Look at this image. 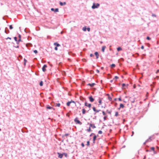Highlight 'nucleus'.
I'll list each match as a JSON object with an SVG mask.
<instances>
[{
    "mask_svg": "<svg viewBox=\"0 0 159 159\" xmlns=\"http://www.w3.org/2000/svg\"><path fill=\"white\" fill-rule=\"evenodd\" d=\"M84 105L85 106L89 107L90 108L91 106V104L90 103H88L87 102H85Z\"/></svg>",
    "mask_w": 159,
    "mask_h": 159,
    "instance_id": "4",
    "label": "nucleus"
},
{
    "mask_svg": "<svg viewBox=\"0 0 159 159\" xmlns=\"http://www.w3.org/2000/svg\"><path fill=\"white\" fill-rule=\"evenodd\" d=\"M54 45L56 46V47H59L60 46V45L57 43H54Z\"/></svg>",
    "mask_w": 159,
    "mask_h": 159,
    "instance_id": "12",
    "label": "nucleus"
},
{
    "mask_svg": "<svg viewBox=\"0 0 159 159\" xmlns=\"http://www.w3.org/2000/svg\"><path fill=\"white\" fill-rule=\"evenodd\" d=\"M107 113L109 114H111V111H109L108 110H107Z\"/></svg>",
    "mask_w": 159,
    "mask_h": 159,
    "instance_id": "31",
    "label": "nucleus"
},
{
    "mask_svg": "<svg viewBox=\"0 0 159 159\" xmlns=\"http://www.w3.org/2000/svg\"><path fill=\"white\" fill-rule=\"evenodd\" d=\"M89 99L90 101L91 102H93L94 101V99L93 98L92 96H90L89 97Z\"/></svg>",
    "mask_w": 159,
    "mask_h": 159,
    "instance_id": "7",
    "label": "nucleus"
},
{
    "mask_svg": "<svg viewBox=\"0 0 159 159\" xmlns=\"http://www.w3.org/2000/svg\"><path fill=\"white\" fill-rule=\"evenodd\" d=\"M17 48H18V47H19V46H17Z\"/></svg>",
    "mask_w": 159,
    "mask_h": 159,
    "instance_id": "62",
    "label": "nucleus"
},
{
    "mask_svg": "<svg viewBox=\"0 0 159 159\" xmlns=\"http://www.w3.org/2000/svg\"><path fill=\"white\" fill-rule=\"evenodd\" d=\"M93 134V133H92V134H90V136H91V135H92V134Z\"/></svg>",
    "mask_w": 159,
    "mask_h": 159,
    "instance_id": "56",
    "label": "nucleus"
},
{
    "mask_svg": "<svg viewBox=\"0 0 159 159\" xmlns=\"http://www.w3.org/2000/svg\"><path fill=\"white\" fill-rule=\"evenodd\" d=\"M87 130L89 132H90L91 131V129L90 127L88 129H87Z\"/></svg>",
    "mask_w": 159,
    "mask_h": 159,
    "instance_id": "28",
    "label": "nucleus"
},
{
    "mask_svg": "<svg viewBox=\"0 0 159 159\" xmlns=\"http://www.w3.org/2000/svg\"><path fill=\"white\" fill-rule=\"evenodd\" d=\"M90 57H92L93 56V55L92 54H91L90 55Z\"/></svg>",
    "mask_w": 159,
    "mask_h": 159,
    "instance_id": "45",
    "label": "nucleus"
},
{
    "mask_svg": "<svg viewBox=\"0 0 159 159\" xmlns=\"http://www.w3.org/2000/svg\"><path fill=\"white\" fill-rule=\"evenodd\" d=\"M54 11L55 12H58V8H56L54 10Z\"/></svg>",
    "mask_w": 159,
    "mask_h": 159,
    "instance_id": "30",
    "label": "nucleus"
},
{
    "mask_svg": "<svg viewBox=\"0 0 159 159\" xmlns=\"http://www.w3.org/2000/svg\"><path fill=\"white\" fill-rule=\"evenodd\" d=\"M99 6V4L98 3H97L95 4V3H93V5L92 6V8L93 9H95V8H98Z\"/></svg>",
    "mask_w": 159,
    "mask_h": 159,
    "instance_id": "2",
    "label": "nucleus"
},
{
    "mask_svg": "<svg viewBox=\"0 0 159 159\" xmlns=\"http://www.w3.org/2000/svg\"><path fill=\"white\" fill-rule=\"evenodd\" d=\"M106 48L105 46H103L102 47V52H104L105 49Z\"/></svg>",
    "mask_w": 159,
    "mask_h": 159,
    "instance_id": "14",
    "label": "nucleus"
},
{
    "mask_svg": "<svg viewBox=\"0 0 159 159\" xmlns=\"http://www.w3.org/2000/svg\"><path fill=\"white\" fill-rule=\"evenodd\" d=\"M82 111L83 114H84L86 113V110L84 108L82 109Z\"/></svg>",
    "mask_w": 159,
    "mask_h": 159,
    "instance_id": "17",
    "label": "nucleus"
},
{
    "mask_svg": "<svg viewBox=\"0 0 159 159\" xmlns=\"http://www.w3.org/2000/svg\"><path fill=\"white\" fill-rule=\"evenodd\" d=\"M64 155H65L66 157H67V154L66 153H64Z\"/></svg>",
    "mask_w": 159,
    "mask_h": 159,
    "instance_id": "50",
    "label": "nucleus"
},
{
    "mask_svg": "<svg viewBox=\"0 0 159 159\" xmlns=\"http://www.w3.org/2000/svg\"><path fill=\"white\" fill-rule=\"evenodd\" d=\"M102 98H99V101H98V102L99 103V105H101L102 104Z\"/></svg>",
    "mask_w": 159,
    "mask_h": 159,
    "instance_id": "10",
    "label": "nucleus"
},
{
    "mask_svg": "<svg viewBox=\"0 0 159 159\" xmlns=\"http://www.w3.org/2000/svg\"><path fill=\"white\" fill-rule=\"evenodd\" d=\"M47 66L46 65H44L42 67V70L43 72H45L46 70V68Z\"/></svg>",
    "mask_w": 159,
    "mask_h": 159,
    "instance_id": "6",
    "label": "nucleus"
},
{
    "mask_svg": "<svg viewBox=\"0 0 159 159\" xmlns=\"http://www.w3.org/2000/svg\"><path fill=\"white\" fill-rule=\"evenodd\" d=\"M115 78L117 79H118L119 78V77L117 76H115Z\"/></svg>",
    "mask_w": 159,
    "mask_h": 159,
    "instance_id": "46",
    "label": "nucleus"
},
{
    "mask_svg": "<svg viewBox=\"0 0 159 159\" xmlns=\"http://www.w3.org/2000/svg\"><path fill=\"white\" fill-rule=\"evenodd\" d=\"M24 62H25V63H26V62H27V61H26V60L25 59H24Z\"/></svg>",
    "mask_w": 159,
    "mask_h": 159,
    "instance_id": "39",
    "label": "nucleus"
},
{
    "mask_svg": "<svg viewBox=\"0 0 159 159\" xmlns=\"http://www.w3.org/2000/svg\"><path fill=\"white\" fill-rule=\"evenodd\" d=\"M74 121L76 124H79L80 125H81L82 124L81 122L78 119L77 117H76L74 119Z\"/></svg>",
    "mask_w": 159,
    "mask_h": 159,
    "instance_id": "1",
    "label": "nucleus"
},
{
    "mask_svg": "<svg viewBox=\"0 0 159 159\" xmlns=\"http://www.w3.org/2000/svg\"><path fill=\"white\" fill-rule=\"evenodd\" d=\"M132 133H133V134H134V132L133 131V132H132Z\"/></svg>",
    "mask_w": 159,
    "mask_h": 159,
    "instance_id": "59",
    "label": "nucleus"
},
{
    "mask_svg": "<svg viewBox=\"0 0 159 159\" xmlns=\"http://www.w3.org/2000/svg\"><path fill=\"white\" fill-rule=\"evenodd\" d=\"M14 39H15V40L16 41H17V38L16 37H14Z\"/></svg>",
    "mask_w": 159,
    "mask_h": 159,
    "instance_id": "42",
    "label": "nucleus"
},
{
    "mask_svg": "<svg viewBox=\"0 0 159 159\" xmlns=\"http://www.w3.org/2000/svg\"><path fill=\"white\" fill-rule=\"evenodd\" d=\"M81 145L83 147H84V143H81Z\"/></svg>",
    "mask_w": 159,
    "mask_h": 159,
    "instance_id": "38",
    "label": "nucleus"
},
{
    "mask_svg": "<svg viewBox=\"0 0 159 159\" xmlns=\"http://www.w3.org/2000/svg\"><path fill=\"white\" fill-rule=\"evenodd\" d=\"M21 39H19L18 40V42H20V41H21Z\"/></svg>",
    "mask_w": 159,
    "mask_h": 159,
    "instance_id": "55",
    "label": "nucleus"
},
{
    "mask_svg": "<svg viewBox=\"0 0 159 159\" xmlns=\"http://www.w3.org/2000/svg\"><path fill=\"white\" fill-rule=\"evenodd\" d=\"M69 134H66L64 135H63V137H64V136H69Z\"/></svg>",
    "mask_w": 159,
    "mask_h": 159,
    "instance_id": "29",
    "label": "nucleus"
},
{
    "mask_svg": "<svg viewBox=\"0 0 159 159\" xmlns=\"http://www.w3.org/2000/svg\"><path fill=\"white\" fill-rule=\"evenodd\" d=\"M119 115L117 111H116L115 113V116H117Z\"/></svg>",
    "mask_w": 159,
    "mask_h": 159,
    "instance_id": "22",
    "label": "nucleus"
},
{
    "mask_svg": "<svg viewBox=\"0 0 159 159\" xmlns=\"http://www.w3.org/2000/svg\"><path fill=\"white\" fill-rule=\"evenodd\" d=\"M118 99L119 101H122V100L121 99V98L120 97L119 98H118Z\"/></svg>",
    "mask_w": 159,
    "mask_h": 159,
    "instance_id": "40",
    "label": "nucleus"
},
{
    "mask_svg": "<svg viewBox=\"0 0 159 159\" xmlns=\"http://www.w3.org/2000/svg\"><path fill=\"white\" fill-rule=\"evenodd\" d=\"M151 149L152 151H154L155 148L154 147H152L151 148Z\"/></svg>",
    "mask_w": 159,
    "mask_h": 159,
    "instance_id": "32",
    "label": "nucleus"
},
{
    "mask_svg": "<svg viewBox=\"0 0 159 159\" xmlns=\"http://www.w3.org/2000/svg\"><path fill=\"white\" fill-rule=\"evenodd\" d=\"M95 84V83H94L92 84H88V85H90L91 87H93Z\"/></svg>",
    "mask_w": 159,
    "mask_h": 159,
    "instance_id": "16",
    "label": "nucleus"
},
{
    "mask_svg": "<svg viewBox=\"0 0 159 159\" xmlns=\"http://www.w3.org/2000/svg\"><path fill=\"white\" fill-rule=\"evenodd\" d=\"M39 85L41 86H42L43 85V82L42 81H41L39 83Z\"/></svg>",
    "mask_w": 159,
    "mask_h": 159,
    "instance_id": "20",
    "label": "nucleus"
},
{
    "mask_svg": "<svg viewBox=\"0 0 159 159\" xmlns=\"http://www.w3.org/2000/svg\"><path fill=\"white\" fill-rule=\"evenodd\" d=\"M9 28L10 29H13V27L11 25H10Z\"/></svg>",
    "mask_w": 159,
    "mask_h": 159,
    "instance_id": "36",
    "label": "nucleus"
},
{
    "mask_svg": "<svg viewBox=\"0 0 159 159\" xmlns=\"http://www.w3.org/2000/svg\"><path fill=\"white\" fill-rule=\"evenodd\" d=\"M97 136L96 135H94L93 138V143H95V140L96 139Z\"/></svg>",
    "mask_w": 159,
    "mask_h": 159,
    "instance_id": "15",
    "label": "nucleus"
},
{
    "mask_svg": "<svg viewBox=\"0 0 159 159\" xmlns=\"http://www.w3.org/2000/svg\"><path fill=\"white\" fill-rule=\"evenodd\" d=\"M87 29L89 32L90 31V28H88Z\"/></svg>",
    "mask_w": 159,
    "mask_h": 159,
    "instance_id": "41",
    "label": "nucleus"
},
{
    "mask_svg": "<svg viewBox=\"0 0 159 159\" xmlns=\"http://www.w3.org/2000/svg\"><path fill=\"white\" fill-rule=\"evenodd\" d=\"M94 54H95V56H96V58L97 59L98 58V57H99V55L98 52H95Z\"/></svg>",
    "mask_w": 159,
    "mask_h": 159,
    "instance_id": "9",
    "label": "nucleus"
},
{
    "mask_svg": "<svg viewBox=\"0 0 159 159\" xmlns=\"http://www.w3.org/2000/svg\"><path fill=\"white\" fill-rule=\"evenodd\" d=\"M117 50L118 51H120L122 50V48L120 47H118L117 48Z\"/></svg>",
    "mask_w": 159,
    "mask_h": 159,
    "instance_id": "21",
    "label": "nucleus"
},
{
    "mask_svg": "<svg viewBox=\"0 0 159 159\" xmlns=\"http://www.w3.org/2000/svg\"><path fill=\"white\" fill-rule=\"evenodd\" d=\"M132 102H134V101H133Z\"/></svg>",
    "mask_w": 159,
    "mask_h": 159,
    "instance_id": "61",
    "label": "nucleus"
},
{
    "mask_svg": "<svg viewBox=\"0 0 159 159\" xmlns=\"http://www.w3.org/2000/svg\"><path fill=\"white\" fill-rule=\"evenodd\" d=\"M144 48V47L143 46H142L141 47V48L142 49H143Z\"/></svg>",
    "mask_w": 159,
    "mask_h": 159,
    "instance_id": "47",
    "label": "nucleus"
},
{
    "mask_svg": "<svg viewBox=\"0 0 159 159\" xmlns=\"http://www.w3.org/2000/svg\"><path fill=\"white\" fill-rule=\"evenodd\" d=\"M58 155V157L60 158H61L63 157V155L62 154H60L59 153H57Z\"/></svg>",
    "mask_w": 159,
    "mask_h": 159,
    "instance_id": "11",
    "label": "nucleus"
},
{
    "mask_svg": "<svg viewBox=\"0 0 159 159\" xmlns=\"http://www.w3.org/2000/svg\"><path fill=\"white\" fill-rule=\"evenodd\" d=\"M71 103H73L75 105V102L74 101H72V100H71L70 101L68 102L67 103V104H66L67 105V106L69 107L70 106V104Z\"/></svg>",
    "mask_w": 159,
    "mask_h": 159,
    "instance_id": "3",
    "label": "nucleus"
},
{
    "mask_svg": "<svg viewBox=\"0 0 159 159\" xmlns=\"http://www.w3.org/2000/svg\"><path fill=\"white\" fill-rule=\"evenodd\" d=\"M159 72V70H157L156 72V73H157L158 72Z\"/></svg>",
    "mask_w": 159,
    "mask_h": 159,
    "instance_id": "51",
    "label": "nucleus"
},
{
    "mask_svg": "<svg viewBox=\"0 0 159 159\" xmlns=\"http://www.w3.org/2000/svg\"><path fill=\"white\" fill-rule=\"evenodd\" d=\"M107 116H104L103 118V119L104 120H107Z\"/></svg>",
    "mask_w": 159,
    "mask_h": 159,
    "instance_id": "26",
    "label": "nucleus"
},
{
    "mask_svg": "<svg viewBox=\"0 0 159 159\" xmlns=\"http://www.w3.org/2000/svg\"><path fill=\"white\" fill-rule=\"evenodd\" d=\"M34 52L35 54H37L38 53V51L37 50H34Z\"/></svg>",
    "mask_w": 159,
    "mask_h": 159,
    "instance_id": "34",
    "label": "nucleus"
},
{
    "mask_svg": "<svg viewBox=\"0 0 159 159\" xmlns=\"http://www.w3.org/2000/svg\"><path fill=\"white\" fill-rule=\"evenodd\" d=\"M55 50L56 51H57V50H58V48H57V47H56L55 48Z\"/></svg>",
    "mask_w": 159,
    "mask_h": 159,
    "instance_id": "43",
    "label": "nucleus"
},
{
    "mask_svg": "<svg viewBox=\"0 0 159 159\" xmlns=\"http://www.w3.org/2000/svg\"><path fill=\"white\" fill-rule=\"evenodd\" d=\"M98 133L99 134H101L102 133V131L101 130H100L98 131Z\"/></svg>",
    "mask_w": 159,
    "mask_h": 159,
    "instance_id": "35",
    "label": "nucleus"
},
{
    "mask_svg": "<svg viewBox=\"0 0 159 159\" xmlns=\"http://www.w3.org/2000/svg\"><path fill=\"white\" fill-rule=\"evenodd\" d=\"M55 105L56 107H60L61 105L60 103H56Z\"/></svg>",
    "mask_w": 159,
    "mask_h": 159,
    "instance_id": "18",
    "label": "nucleus"
},
{
    "mask_svg": "<svg viewBox=\"0 0 159 159\" xmlns=\"http://www.w3.org/2000/svg\"><path fill=\"white\" fill-rule=\"evenodd\" d=\"M11 39V38L9 37H8L7 38V39Z\"/></svg>",
    "mask_w": 159,
    "mask_h": 159,
    "instance_id": "54",
    "label": "nucleus"
},
{
    "mask_svg": "<svg viewBox=\"0 0 159 159\" xmlns=\"http://www.w3.org/2000/svg\"><path fill=\"white\" fill-rule=\"evenodd\" d=\"M47 108L48 109H54L53 107H51L49 106H47Z\"/></svg>",
    "mask_w": 159,
    "mask_h": 159,
    "instance_id": "19",
    "label": "nucleus"
},
{
    "mask_svg": "<svg viewBox=\"0 0 159 159\" xmlns=\"http://www.w3.org/2000/svg\"><path fill=\"white\" fill-rule=\"evenodd\" d=\"M19 37L20 39H21V35L20 34L19 35Z\"/></svg>",
    "mask_w": 159,
    "mask_h": 159,
    "instance_id": "53",
    "label": "nucleus"
},
{
    "mask_svg": "<svg viewBox=\"0 0 159 159\" xmlns=\"http://www.w3.org/2000/svg\"><path fill=\"white\" fill-rule=\"evenodd\" d=\"M124 102H126L124 100L123 101Z\"/></svg>",
    "mask_w": 159,
    "mask_h": 159,
    "instance_id": "57",
    "label": "nucleus"
},
{
    "mask_svg": "<svg viewBox=\"0 0 159 159\" xmlns=\"http://www.w3.org/2000/svg\"><path fill=\"white\" fill-rule=\"evenodd\" d=\"M51 10L52 11H54V9L53 8H51Z\"/></svg>",
    "mask_w": 159,
    "mask_h": 159,
    "instance_id": "52",
    "label": "nucleus"
},
{
    "mask_svg": "<svg viewBox=\"0 0 159 159\" xmlns=\"http://www.w3.org/2000/svg\"><path fill=\"white\" fill-rule=\"evenodd\" d=\"M147 39L148 40H150L151 39V38L149 37L148 36L147 37Z\"/></svg>",
    "mask_w": 159,
    "mask_h": 159,
    "instance_id": "37",
    "label": "nucleus"
},
{
    "mask_svg": "<svg viewBox=\"0 0 159 159\" xmlns=\"http://www.w3.org/2000/svg\"><path fill=\"white\" fill-rule=\"evenodd\" d=\"M60 4L61 6H62L63 5H65L66 4V2H65L62 3L61 2H60Z\"/></svg>",
    "mask_w": 159,
    "mask_h": 159,
    "instance_id": "13",
    "label": "nucleus"
},
{
    "mask_svg": "<svg viewBox=\"0 0 159 159\" xmlns=\"http://www.w3.org/2000/svg\"><path fill=\"white\" fill-rule=\"evenodd\" d=\"M152 16H154V17H156V15H155V14H152Z\"/></svg>",
    "mask_w": 159,
    "mask_h": 159,
    "instance_id": "49",
    "label": "nucleus"
},
{
    "mask_svg": "<svg viewBox=\"0 0 159 159\" xmlns=\"http://www.w3.org/2000/svg\"><path fill=\"white\" fill-rule=\"evenodd\" d=\"M90 127H91L93 128H96V126L94 124H89Z\"/></svg>",
    "mask_w": 159,
    "mask_h": 159,
    "instance_id": "8",
    "label": "nucleus"
},
{
    "mask_svg": "<svg viewBox=\"0 0 159 159\" xmlns=\"http://www.w3.org/2000/svg\"><path fill=\"white\" fill-rule=\"evenodd\" d=\"M96 71H97V72L98 73H99V71L98 70V69H97V70H96Z\"/></svg>",
    "mask_w": 159,
    "mask_h": 159,
    "instance_id": "48",
    "label": "nucleus"
},
{
    "mask_svg": "<svg viewBox=\"0 0 159 159\" xmlns=\"http://www.w3.org/2000/svg\"><path fill=\"white\" fill-rule=\"evenodd\" d=\"M102 43V42H100L101 43Z\"/></svg>",
    "mask_w": 159,
    "mask_h": 159,
    "instance_id": "60",
    "label": "nucleus"
},
{
    "mask_svg": "<svg viewBox=\"0 0 159 159\" xmlns=\"http://www.w3.org/2000/svg\"><path fill=\"white\" fill-rule=\"evenodd\" d=\"M86 29L87 28L86 27H84L82 29L84 31H85L86 30Z\"/></svg>",
    "mask_w": 159,
    "mask_h": 159,
    "instance_id": "25",
    "label": "nucleus"
},
{
    "mask_svg": "<svg viewBox=\"0 0 159 159\" xmlns=\"http://www.w3.org/2000/svg\"><path fill=\"white\" fill-rule=\"evenodd\" d=\"M102 114H103V115L104 116H107L106 113H105V112H104V111H102Z\"/></svg>",
    "mask_w": 159,
    "mask_h": 159,
    "instance_id": "27",
    "label": "nucleus"
},
{
    "mask_svg": "<svg viewBox=\"0 0 159 159\" xmlns=\"http://www.w3.org/2000/svg\"><path fill=\"white\" fill-rule=\"evenodd\" d=\"M110 81H111V82H112V81H113V80H111Z\"/></svg>",
    "mask_w": 159,
    "mask_h": 159,
    "instance_id": "58",
    "label": "nucleus"
},
{
    "mask_svg": "<svg viewBox=\"0 0 159 159\" xmlns=\"http://www.w3.org/2000/svg\"><path fill=\"white\" fill-rule=\"evenodd\" d=\"M89 144H90V143H89V141H88L87 142V145L88 146H89Z\"/></svg>",
    "mask_w": 159,
    "mask_h": 159,
    "instance_id": "33",
    "label": "nucleus"
},
{
    "mask_svg": "<svg viewBox=\"0 0 159 159\" xmlns=\"http://www.w3.org/2000/svg\"><path fill=\"white\" fill-rule=\"evenodd\" d=\"M120 108H123L124 107V106L122 104H120Z\"/></svg>",
    "mask_w": 159,
    "mask_h": 159,
    "instance_id": "24",
    "label": "nucleus"
},
{
    "mask_svg": "<svg viewBox=\"0 0 159 159\" xmlns=\"http://www.w3.org/2000/svg\"><path fill=\"white\" fill-rule=\"evenodd\" d=\"M126 85L125 84H122V86L123 87H124Z\"/></svg>",
    "mask_w": 159,
    "mask_h": 159,
    "instance_id": "44",
    "label": "nucleus"
},
{
    "mask_svg": "<svg viewBox=\"0 0 159 159\" xmlns=\"http://www.w3.org/2000/svg\"><path fill=\"white\" fill-rule=\"evenodd\" d=\"M116 66V65L115 64H113L111 65V68H113Z\"/></svg>",
    "mask_w": 159,
    "mask_h": 159,
    "instance_id": "23",
    "label": "nucleus"
},
{
    "mask_svg": "<svg viewBox=\"0 0 159 159\" xmlns=\"http://www.w3.org/2000/svg\"><path fill=\"white\" fill-rule=\"evenodd\" d=\"M93 111L95 112L94 113L95 114L99 112V111H100V110H97L96 109V108L94 107H93Z\"/></svg>",
    "mask_w": 159,
    "mask_h": 159,
    "instance_id": "5",
    "label": "nucleus"
}]
</instances>
